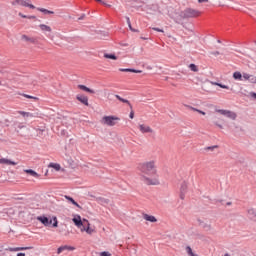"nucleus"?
Masks as SVG:
<instances>
[{
  "mask_svg": "<svg viewBox=\"0 0 256 256\" xmlns=\"http://www.w3.org/2000/svg\"><path fill=\"white\" fill-rule=\"evenodd\" d=\"M198 3H209V0H198Z\"/></svg>",
  "mask_w": 256,
  "mask_h": 256,
  "instance_id": "49",
  "label": "nucleus"
},
{
  "mask_svg": "<svg viewBox=\"0 0 256 256\" xmlns=\"http://www.w3.org/2000/svg\"><path fill=\"white\" fill-rule=\"evenodd\" d=\"M28 19H37L36 16H28Z\"/></svg>",
  "mask_w": 256,
  "mask_h": 256,
  "instance_id": "53",
  "label": "nucleus"
},
{
  "mask_svg": "<svg viewBox=\"0 0 256 256\" xmlns=\"http://www.w3.org/2000/svg\"><path fill=\"white\" fill-rule=\"evenodd\" d=\"M143 219H145V221H149L150 223H157V218L153 215H149V214H143Z\"/></svg>",
  "mask_w": 256,
  "mask_h": 256,
  "instance_id": "17",
  "label": "nucleus"
},
{
  "mask_svg": "<svg viewBox=\"0 0 256 256\" xmlns=\"http://www.w3.org/2000/svg\"><path fill=\"white\" fill-rule=\"evenodd\" d=\"M129 117L130 119H135V111L131 110Z\"/></svg>",
  "mask_w": 256,
  "mask_h": 256,
  "instance_id": "42",
  "label": "nucleus"
},
{
  "mask_svg": "<svg viewBox=\"0 0 256 256\" xmlns=\"http://www.w3.org/2000/svg\"><path fill=\"white\" fill-rule=\"evenodd\" d=\"M134 1H139V0H134Z\"/></svg>",
  "mask_w": 256,
  "mask_h": 256,
  "instance_id": "61",
  "label": "nucleus"
},
{
  "mask_svg": "<svg viewBox=\"0 0 256 256\" xmlns=\"http://www.w3.org/2000/svg\"><path fill=\"white\" fill-rule=\"evenodd\" d=\"M248 217H249V219L256 218V210L254 208L248 210Z\"/></svg>",
  "mask_w": 256,
  "mask_h": 256,
  "instance_id": "26",
  "label": "nucleus"
},
{
  "mask_svg": "<svg viewBox=\"0 0 256 256\" xmlns=\"http://www.w3.org/2000/svg\"><path fill=\"white\" fill-rule=\"evenodd\" d=\"M52 167L56 170L59 171L61 169V165L59 164H52Z\"/></svg>",
  "mask_w": 256,
  "mask_h": 256,
  "instance_id": "38",
  "label": "nucleus"
},
{
  "mask_svg": "<svg viewBox=\"0 0 256 256\" xmlns=\"http://www.w3.org/2000/svg\"><path fill=\"white\" fill-rule=\"evenodd\" d=\"M36 131H39L40 134L43 135V133L45 132V129H40V128H38V129H36Z\"/></svg>",
  "mask_w": 256,
  "mask_h": 256,
  "instance_id": "47",
  "label": "nucleus"
},
{
  "mask_svg": "<svg viewBox=\"0 0 256 256\" xmlns=\"http://www.w3.org/2000/svg\"><path fill=\"white\" fill-rule=\"evenodd\" d=\"M139 129H140L141 133H152L153 132V129H151V127H149V126H146L145 124H140Z\"/></svg>",
  "mask_w": 256,
  "mask_h": 256,
  "instance_id": "15",
  "label": "nucleus"
},
{
  "mask_svg": "<svg viewBox=\"0 0 256 256\" xmlns=\"http://www.w3.org/2000/svg\"><path fill=\"white\" fill-rule=\"evenodd\" d=\"M77 101H80L82 105H85L86 107H89V98L85 95H77L76 96Z\"/></svg>",
  "mask_w": 256,
  "mask_h": 256,
  "instance_id": "8",
  "label": "nucleus"
},
{
  "mask_svg": "<svg viewBox=\"0 0 256 256\" xmlns=\"http://www.w3.org/2000/svg\"><path fill=\"white\" fill-rule=\"evenodd\" d=\"M78 89H81V91H85L86 93H91L92 95L95 94V90H93L83 84L78 85Z\"/></svg>",
  "mask_w": 256,
  "mask_h": 256,
  "instance_id": "18",
  "label": "nucleus"
},
{
  "mask_svg": "<svg viewBox=\"0 0 256 256\" xmlns=\"http://www.w3.org/2000/svg\"><path fill=\"white\" fill-rule=\"evenodd\" d=\"M33 249V246H29V247H8L5 249V251H10V252H15V251H27Z\"/></svg>",
  "mask_w": 256,
  "mask_h": 256,
  "instance_id": "10",
  "label": "nucleus"
},
{
  "mask_svg": "<svg viewBox=\"0 0 256 256\" xmlns=\"http://www.w3.org/2000/svg\"><path fill=\"white\" fill-rule=\"evenodd\" d=\"M80 231H86L88 235H93V233H95V230L91 228V224L89 222L86 226L82 227Z\"/></svg>",
  "mask_w": 256,
  "mask_h": 256,
  "instance_id": "13",
  "label": "nucleus"
},
{
  "mask_svg": "<svg viewBox=\"0 0 256 256\" xmlns=\"http://www.w3.org/2000/svg\"><path fill=\"white\" fill-rule=\"evenodd\" d=\"M37 221H40V223H42V225H44V227H59V221H57V218L55 216H53L52 218H49L47 216H38Z\"/></svg>",
  "mask_w": 256,
  "mask_h": 256,
  "instance_id": "2",
  "label": "nucleus"
},
{
  "mask_svg": "<svg viewBox=\"0 0 256 256\" xmlns=\"http://www.w3.org/2000/svg\"><path fill=\"white\" fill-rule=\"evenodd\" d=\"M188 109H191V111H196L197 113H200V115H205V112H203L202 110H199L197 108H194L192 106H187Z\"/></svg>",
  "mask_w": 256,
  "mask_h": 256,
  "instance_id": "31",
  "label": "nucleus"
},
{
  "mask_svg": "<svg viewBox=\"0 0 256 256\" xmlns=\"http://www.w3.org/2000/svg\"><path fill=\"white\" fill-rule=\"evenodd\" d=\"M186 253H187L188 255L192 254V253H193V249H191L190 246H187V247H186Z\"/></svg>",
  "mask_w": 256,
  "mask_h": 256,
  "instance_id": "39",
  "label": "nucleus"
},
{
  "mask_svg": "<svg viewBox=\"0 0 256 256\" xmlns=\"http://www.w3.org/2000/svg\"><path fill=\"white\" fill-rule=\"evenodd\" d=\"M198 225L204 229V231H211L212 227L211 224L205 223L203 220L198 219Z\"/></svg>",
  "mask_w": 256,
  "mask_h": 256,
  "instance_id": "11",
  "label": "nucleus"
},
{
  "mask_svg": "<svg viewBox=\"0 0 256 256\" xmlns=\"http://www.w3.org/2000/svg\"><path fill=\"white\" fill-rule=\"evenodd\" d=\"M189 69H191L194 73H197V71H199V68L195 64H190Z\"/></svg>",
  "mask_w": 256,
  "mask_h": 256,
  "instance_id": "33",
  "label": "nucleus"
},
{
  "mask_svg": "<svg viewBox=\"0 0 256 256\" xmlns=\"http://www.w3.org/2000/svg\"><path fill=\"white\" fill-rule=\"evenodd\" d=\"M25 127L23 124H18V129H23Z\"/></svg>",
  "mask_w": 256,
  "mask_h": 256,
  "instance_id": "52",
  "label": "nucleus"
},
{
  "mask_svg": "<svg viewBox=\"0 0 256 256\" xmlns=\"http://www.w3.org/2000/svg\"><path fill=\"white\" fill-rule=\"evenodd\" d=\"M251 77V74L243 73L242 78L245 79V81H249Z\"/></svg>",
  "mask_w": 256,
  "mask_h": 256,
  "instance_id": "35",
  "label": "nucleus"
},
{
  "mask_svg": "<svg viewBox=\"0 0 256 256\" xmlns=\"http://www.w3.org/2000/svg\"><path fill=\"white\" fill-rule=\"evenodd\" d=\"M233 79H235V81H243V74H241L239 71H236L233 73Z\"/></svg>",
  "mask_w": 256,
  "mask_h": 256,
  "instance_id": "21",
  "label": "nucleus"
},
{
  "mask_svg": "<svg viewBox=\"0 0 256 256\" xmlns=\"http://www.w3.org/2000/svg\"><path fill=\"white\" fill-rule=\"evenodd\" d=\"M201 12L193 8H186L184 11L180 12L181 19H193L199 17Z\"/></svg>",
  "mask_w": 256,
  "mask_h": 256,
  "instance_id": "3",
  "label": "nucleus"
},
{
  "mask_svg": "<svg viewBox=\"0 0 256 256\" xmlns=\"http://www.w3.org/2000/svg\"><path fill=\"white\" fill-rule=\"evenodd\" d=\"M249 83H253V84H255V85H256V76H254V75H250Z\"/></svg>",
  "mask_w": 256,
  "mask_h": 256,
  "instance_id": "36",
  "label": "nucleus"
},
{
  "mask_svg": "<svg viewBox=\"0 0 256 256\" xmlns=\"http://www.w3.org/2000/svg\"><path fill=\"white\" fill-rule=\"evenodd\" d=\"M153 31H158V33H163V29L160 28H152Z\"/></svg>",
  "mask_w": 256,
  "mask_h": 256,
  "instance_id": "45",
  "label": "nucleus"
},
{
  "mask_svg": "<svg viewBox=\"0 0 256 256\" xmlns=\"http://www.w3.org/2000/svg\"><path fill=\"white\" fill-rule=\"evenodd\" d=\"M63 251H75V247L67 246V245L60 246V247L57 249L58 255L61 254V253H63Z\"/></svg>",
  "mask_w": 256,
  "mask_h": 256,
  "instance_id": "12",
  "label": "nucleus"
},
{
  "mask_svg": "<svg viewBox=\"0 0 256 256\" xmlns=\"http://www.w3.org/2000/svg\"><path fill=\"white\" fill-rule=\"evenodd\" d=\"M65 198L68 201H70V203H72V205H75V207H78V209H82L81 205H79V203H77V201H75V199H73V197L65 196Z\"/></svg>",
  "mask_w": 256,
  "mask_h": 256,
  "instance_id": "23",
  "label": "nucleus"
},
{
  "mask_svg": "<svg viewBox=\"0 0 256 256\" xmlns=\"http://www.w3.org/2000/svg\"><path fill=\"white\" fill-rule=\"evenodd\" d=\"M250 97H252V99H256V93L255 92H250Z\"/></svg>",
  "mask_w": 256,
  "mask_h": 256,
  "instance_id": "46",
  "label": "nucleus"
},
{
  "mask_svg": "<svg viewBox=\"0 0 256 256\" xmlns=\"http://www.w3.org/2000/svg\"><path fill=\"white\" fill-rule=\"evenodd\" d=\"M226 205H232V203L231 202H227Z\"/></svg>",
  "mask_w": 256,
  "mask_h": 256,
  "instance_id": "59",
  "label": "nucleus"
},
{
  "mask_svg": "<svg viewBox=\"0 0 256 256\" xmlns=\"http://www.w3.org/2000/svg\"><path fill=\"white\" fill-rule=\"evenodd\" d=\"M19 17H22V19H29V16L23 14V13H18Z\"/></svg>",
  "mask_w": 256,
  "mask_h": 256,
  "instance_id": "41",
  "label": "nucleus"
},
{
  "mask_svg": "<svg viewBox=\"0 0 256 256\" xmlns=\"http://www.w3.org/2000/svg\"><path fill=\"white\" fill-rule=\"evenodd\" d=\"M0 165H17V162L9 160L7 158L0 159Z\"/></svg>",
  "mask_w": 256,
  "mask_h": 256,
  "instance_id": "19",
  "label": "nucleus"
},
{
  "mask_svg": "<svg viewBox=\"0 0 256 256\" xmlns=\"http://www.w3.org/2000/svg\"><path fill=\"white\" fill-rule=\"evenodd\" d=\"M37 11H40V13H44V15H55V12L47 10L45 8H37Z\"/></svg>",
  "mask_w": 256,
  "mask_h": 256,
  "instance_id": "25",
  "label": "nucleus"
},
{
  "mask_svg": "<svg viewBox=\"0 0 256 256\" xmlns=\"http://www.w3.org/2000/svg\"><path fill=\"white\" fill-rule=\"evenodd\" d=\"M132 32H133V33H139V30L133 28Z\"/></svg>",
  "mask_w": 256,
  "mask_h": 256,
  "instance_id": "54",
  "label": "nucleus"
},
{
  "mask_svg": "<svg viewBox=\"0 0 256 256\" xmlns=\"http://www.w3.org/2000/svg\"><path fill=\"white\" fill-rule=\"evenodd\" d=\"M96 201H97L100 205H109V199H107V198L98 197V198H96Z\"/></svg>",
  "mask_w": 256,
  "mask_h": 256,
  "instance_id": "22",
  "label": "nucleus"
},
{
  "mask_svg": "<svg viewBox=\"0 0 256 256\" xmlns=\"http://www.w3.org/2000/svg\"><path fill=\"white\" fill-rule=\"evenodd\" d=\"M24 173H27V175H30L31 177H35L36 179H39L41 175H39L35 170L33 169H25Z\"/></svg>",
  "mask_w": 256,
  "mask_h": 256,
  "instance_id": "16",
  "label": "nucleus"
},
{
  "mask_svg": "<svg viewBox=\"0 0 256 256\" xmlns=\"http://www.w3.org/2000/svg\"><path fill=\"white\" fill-rule=\"evenodd\" d=\"M19 115H23L24 117H35L31 112L19 111Z\"/></svg>",
  "mask_w": 256,
  "mask_h": 256,
  "instance_id": "29",
  "label": "nucleus"
},
{
  "mask_svg": "<svg viewBox=\"0 0 256 256\" xmlns=\"http://www.w3.org/2000/svg\"><path fill=\"white\" fill-rule=\"evenodd\" d=\"M140 39H142L143 41H147V39H149V38H147V37H140Z\"/></svg>",
  "mask_w": 256,
  "mask_h": 256,
  "instance_id": "56",
  "label": "nucleus"
},
{
  "mask_svg": "<svg viewBox=\"0 0 256 256\" xmlns=\"http://www.w3.org/2000/svg\"><path fill=\"white\" fill-rule=\"evenodd\" d=\"M187 187H188L187 182L186 181L182 182L180 187V199H182V201L183 199H185V194L187 193Z\"/></svg>",
  "mask_w": 256,
  "mask_h": 256,
  "instance_id": "9",
  "label": "nucleus"
},
{
  "mask_svg": "<svg viewBox=\"0 0 256 256\" xmlns=\"http://www.w3.org/2000/svg\"><path fill=\"white\" fill-rule=\"evenodd\" d=\"M217 113H220V115H224L225 117H227V113L229 112V110H216Z\"/></svg>",
  "mask_w": 256,
  "mask_h": 256,
  "instance_id": "34",
  "label": "nucleus"
},
{
  "mask_svg": "<svg viewBox=\"0 0 256 256\" xmlns=\"http://www.w3.org/2000/svg\"><path fill=\"white\" fill-rule=\"evenodd\" d=\"M119 71H122L123 73H141V70H135L131 68H120Z\"/></svg>",
  "mask_w": 256,
  "mask_h": 256,
  "instance_id": "20",
  "label": "nucleus"
},
{
  "mask_svg": "<svg viewBox=\"0 0 256 256\" xmlns=\"http://www.w3.org/2000/svg\"><path fill=\"white\" fill-rule=\"evenodd\" d=\"M215 125H216L217 127H219V129H223V125H221V124L215 123Z\"/></svg>",
  "mask_w": 256,
  "mask_h": 256,
  "instance_id": "50",
  "label": "nucleus"
},
{
  "mask_svg": "<svg viewBox=\"0 0 256 256\" xmlns=\"http://www.w3.org/2000/svg\"><path fill=\"white\" fill-rule=\"evenodd\" d=\"M126 21H127L128 27H131V19H129L128 16H126Z\"/></svg>",
  "mask_w": 256,
  "mask_h": 256,
  "instance_id": "44",
  "label": "nucleus"
},
{
  "mask_svg": "<svg viewBox=\"0 0 256 256\" xmlns=\"http://www.w3.org/2000/svg\"><path fill=\"white\" fill-rule=\"evenodd\" d=\"M41 31H47L48 33H51V28L48 26V25H45V24H40L39 25Z\"/></svg>",
  "mask_w": 256,
  "mask_h": 256,
  "instance_id": "27",
  "label": "nucleus"
},
{
  "mask_svg": "<svg viewBox=\"0 0 256 256\" xmlns=\"http://www.w3.org/2000/svg\"><path fill=\"white\" fill-rule=\"evenodd\" d=\"M21 39L23 41H26V43H32V45H37V43H39V38H37V37H29V36H27L25 34H23L21 36Z\"/></svg>",
  "mask_w": 256,
  "mask_h": 256,
  "instance_id": "7",
  "label": "nucleus"
},
{
  "mask_svg": "<svg viewBox=\"0 0 256 256\" xmlns=\"http://www.w3.org/2000/svg\"><path fill=\"white\" fill-rule=\"evenodd\" d=\"M83 19H85V14H82V15L78 18L79 21H83Z\"/></svg>",
  "mask_w": 256,
  "mask_h": 256,
  "instance_id": "48",
  "label": "nucleus"
},
{
  "mask_svg": "<svg viewBox=\"0 0 256 256\" xmlns=\"http://www.w3.org/2000/svg\"><path fill=\"white\" fill-rule=\"evenodd\" d=\"M210 55H214L215 57H217V55H221V52L219 51L210 52Z\"/></svg>",
  "mask_w": 256,
  "mask_h": 256,
  "instance_id": "43",
  "label": "nucleus"
},
{
  "mask_svg": "<svg viewBox=\"0 0 256 256\" xmlns=\"http://www.w3.org/2000/svg\"><path fill=\"white\" fill-rule=\"evenodd\" d=\"M17 256H25V253L20 252V253L17 254Z\"/></svg>",
  "mask_w": 256,
  "mask_h": 256,
  "instance_id": "55",
  "label": "nucleus"
},
{
  "mask_svg": "<svg viewBox=\"0 0 256 256\" xmlns=\"http://www.w3.org/2000/svg\"><path fill=\"white\" fill-rule=\"evenodd\" d=\"M100 256H111V253L107 251H103L100 253Z\"/></svg>",
  "mask_w": 256,
  "mask_h": 256,
  "instance_id": "40",
  "label": "nucleus"
},
{
  "mask_svg": "<svg viewBox=\"0 0 256 256\" xmlns=\"http://www.w3.org/2000/svg\"><path fill=\"white\" fill-rule=\"evenodd\" d=\"M100 3H102V5H106L107 7H111V5H107V3H105V1H103V0Z\"/></svg>",
  "mask_w": 256,
  "mask_h": 256,
  "instance_id": "51",
  "label": "nucleus"
},
{
  "mask_svg": "<svg viewBox=\"0 0 256 256\" xmlns=\"http://www.w3.org/2000/svg\"><path fill=\"white\" fill-rule=\"evenodd\" d=\"M22 97H25L26 99H34V101H39L38 97L31 96L29 94H21Z\"/></svg>",
  "mask_w": 256,
  "mask_h": 256,
  "instance_id": "30",
  "label": "nucleus"
},
{
  "mask_svg": "<svg viewBox=\"0 0 256 256\" xmlns=\"http://www.w3.org/2000/svg\"><path fill=\"white\" fill-rule=\"evenodd\" d=\"M226 117H228V119H232V121H235V119H237V114L231 110H228Z\"/></svg>",
  "mask_w": 256,
  "mask_h": 256,
  "instance_id": "24",
  "label": "nucleus"
},
{
  "mask_svg": "<svg viewBox=\"0 0 256 256\" xmlns=\"http://www.w3.org/2000/svg\"><path fill=\"white\" fill-rule=\"evenodd\" d=\"M97 3H103V0H95Z\"/></svg>",
  "mask_w": 256,
  "mask_h": 256,
  "instance_id": "58",
  "label": "nucleus"
},
{
  "mask_svg": "<svg viewBox=\"0 0 256 256\" xmlns=\"http://www.w3.org/2000/svg\"><path fill=\"white\" fill-rule=\"evenodd\" d=\"M204 149H205V151H215V149H219V145L208 146Z\"/></svg>",
  "mask_w": 256,
  "mask_h": 256,
  "instance_id": "32",
  "label": "nucleus"
},
{
  "mask_svg": "<svg viewBox=\"0 0 256 256\" xmlns=\"http://www.w3.org/2000/svg\"><path fill=\"white\" fill-rule=\"evenodd\" d=\"M105 59H112L113 61H117V56L115 54H104Z\"/></svg>",
  "mask_w": 256,
  "mask_h": 256,
  "instance_id": "28",
  "label": "nucleus"
},
{
  "mask_svg": "<svg viewBox=\"0 0 256 256\" xmlns=\"http://www.w3.org/2000/svg\"><path fill=\"white\" fill-rule=\"evenodd\" d=\"M12 5H21V7H29V9H35V5L31 4V0H14Z\"/></svg>",
  "mask_w": 256,
  "mask_h": 256,
  "instance_id": "6",
  "label": "nucleus"
},
{
  "mask_svg": "<svg viewBox=\"0 0 256 256\" xmlns=\"http://www.w3.org/2000/svg\"><path fill=\"white\" fill-rule=\"evenodd\" d=\"M74 225H76V227H78V229H83V227H87V225H89V220L87 219H81V216L77 215L76 217H74L72 219Z\"/></svg>",
  "mask_w": 256,
  "mask_h": 256,
  "instance_id": "5",
  "label": "nucleus"
},
{
  "mask_svg": "<svg viewBox=\"0 0 256 256\" xmlns=\"http://www.w3.org/2000/svg\"><path fill=\"white\" fill-rule=\"evenodd\" d=\"M128 27H129L130 31H133L134 28H133V26H131V24Z\"/></svg>",
  "mask_w": 256,
  "mask_h": 256,
  "instance_id": "57",
  "label": "nucleus"
},
{
  "mask_svg": "<svg viewBox=\"0 0 256 256\" xmlns=\"http://www.w3.org/2000/svg\"><path fill=\"white\" fill-rule=\"evenodd\" d=\"M216 85L218 87H220L221 89H229V86L225 85V84H221V83H216Z\"/></svg>",
  "mask_w": 256,
  "mask_h": 256,
  "instance_id": "37",
  "label": "nucleus"
},
{
  "mask_svg": "<svg viewBox=\"0 0 256 256\" xmlns=\"http://www.w3.org/2000/svg\"><path fill=\"white\" fill-rule=\"evenodd\" d=\"M116 99H118V101H121V103H126V105L129 106L130 111H133V105H131V102H129V100L125 99V98H121V96L119 95H115Z\"/></svg>",
  "mask_w": 256,
  "mask_h": 256,
  "instance_id": "14",
  "label": "nucleus"
},
{
  "mask_svg": "<svg viewBox=\"0 0 256 256\" xmlns=\"http://www.w3.org/2000/svg\"><path fill=\"white\" fill-rule=\"evenodd\" d=\"M217 43H221V40H217Z\"/></svg>",
  "mask_w": 256,
  "mask_h": 256,
  "instance_id": "60",
  "label": "nucleus"
},
{
  "mask_svg": "<svg viewBox=\"0 0 256 256\" xmlns=\"http://www.w3.org/2000/svg\"><path fill=\"white\" fill-rule=\"evenodd\" d=\"M117 121H121V118L117 116H104L102 118L103 125H107L108 127H115Z\"/></svg>",
  "mask_w": 256,
  "mask_h": 256,
  "instance_id": "4",
  "label": "nucleus"
},
{
  "mask_svg": "<svg viewBox=\"0 0 256 256\" xmlns=\"http://www.w3.org/2000/svg\"><path fill=\"white\" fill-rule=\"evenodd\" d=\"M138 169L142 173L141 181H144L146 185H159V180L157 178L151 179L145 176L149 175L151 177L156 175L157 169H155V161L139 164Z\"/></svg>",
  "mask_w": 256,
  "mask_h": 256,
  "instance_id": "1",
  "label": "nucleus"
}]
</instances>
